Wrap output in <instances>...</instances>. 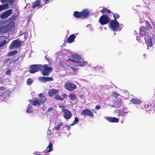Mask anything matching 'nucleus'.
<instances>
[{"label":"nucleus","mask_w":155,"mask_h":155,"mask_svg":"<svg viewBox=\"0 0 155 155\" xmlns=\"http://www.w3.org/2000/svg\"><path fill=\"white\" fill-rule=\"evenodd\" d=\"M64 53L66 55L70 57L71 56L70 58L67 59L64 63L60 62V67L63 70H69L71 71L73 70L76 71V69L72 67V66H79L82 67L84 66L87 64V61H84L82 59L80 56L75 54H72L69 53L68 51H66Z\"/></svg>","instance_id":"f257e3e1"},{"label":"nucleus","mask_w":155,"mask_h":155,"mask_svg":"<svg viewBox=\"0 0 155 155\" xmlns=\"http://www.w3.org/2000/svg\"><path fill=\"white\" fill-rule=\"evenodd\" d=\"M39 97L38 99H33L32 101L29 100L30 103L27 107L26 111L27 112L29 113L32 112L33 110H35V107H39L41 105L44 104V103L46 101L45 97L41 93L39 94Z\"/></svg>","instance_id":"f03ea898"},{"label":"nucleus","mask_w":155,"mask_h":155,"mask_svg":"<svg viewBox=\"0 0 155 155\" xmlns=\"http://www.w3.org/2000/svg\"><path fill=\"white\" fill-rule=\"evenodd\" d=\"M51 70V68L48 67L46 65L34 64L31 66L29 72L33 74L40 71L43 76H48Z\"/></svg>","instance_id":"7ed1b4c3"},{"label":"nucleus","mask_w":155,"mask_h":155,"mask_svg":"<svg viewBox=\"0 0 155 155\" xmlns=\"http://www.w3.org/2000/svg\"><path fill=\"white\" fill-rule=\"evenodd\" d=\"M145 40L147 45L148 48L152 47L153 45L155 44V34L152 35V37L148 36L144 38Z\"/></svg>","instance_id":"20e7f679"},{"label":"nucleus","mask_w":155,"mask_h":155,"mask_svg":"<svg viewBox=\"0 0 155 155\" xmlns=\"http://www.w3.org/2000/svg\"><path fill=\"white\" fill-rule=\"evenodd\" d=\"M109 25L110 29L113 31H117L119 30V23L116 20H111Z\"/></svg>","instance_id":"39448f33"},{"label":"nucleus","mask_w":155,"mask_h":155,"mask_svg":"<svg viewBox=\"0 0 155 155\" xmlns=\"http://www.w3.org/2000/svg\"><path fill=\"white\" fill-rule=\"evenodd\" d=\"M64 87L65 88L69 91H73L77 88L76 85L75 84L69 81L65 83Z\"/></svg>","instance_id":"423d86ee"},{"label":"nucleus","mask_w":155,"mask_h":155,"mask_svg":"<svg viewBox=\"0 0 155 155\" xmlns=\"http://www.w3.org/2000/svg\"><path fill=\"white\" fill-rule=\"evenodd\" d=\"M109 17L106 15H102L99 18V22L102 25H104L108 23L110 21Z\"/></svg>","instance_id":"0eeeda50"},{"label":"nucleus","mask_w":155,"mask_h":155,"mask_svg":"<svg viewBox=\"0 0 155 155\" xmlns=\"http://www.w3.org/2000/svg\"><path fill=\"white\" fill-rule=\"evenodd\" d=\"M62 110L64 114L63 115L64 117L66 119H69L71 118L72 114L71 112L67 109H62Z\"/></svg>","instance_id":"6e6552de"},{"label":"nucleus","mask_w":155,"mask_h":155,"mask_svg":"<svg viewBox=\"0 0 155 155\" xmlns=\"http://www.w3.org/2000/svg\"><path fill=\"white\" fill-rule=\"evenodd\" d=\"M148 33L147 30L144 27L140 26V29L139 34L141 37L146 36Z\"/></svg>","instance_id":"1a4fd4ad"},{"label":"nucleus","mask_w":155,"mask_h":155,"mask_svg":"<svg viewBox=\"0 0 155 155\" xmlns=\"http://www.w3.org/2000/svg\"><path fill=\"white\" fill-rule=\"evenodd\" d=\"M12 13V10L11 9H9L6 11L2 14L1 15L0 17L2 19H4L8 18Z\"/></svg>","instance_id":"9d476101"},{"label":"nucleus","mask_w":155,"mask_h":155,"mask_svg":"<svg viewBox=\"0 0 155 155\" xmlns=\"http://www.w3.org/2000/svg\"><path fill=\"white\" fill-rule=\"evenodd\" d=\"M41 1L40 0H37L32 5V8L34 9L36 8H40L42 7V5L41 4Z\"/></svg>","instance_id":"9b49d317"},{"label":"nucleus","mask_w":155,"mask_h":155,"mask_svg":"<svg viewBox=\"0 0 155 155\" xmlns=\"http://www.w3.org/2000/svg\"><path fill=\"white\" fill-rule=\"evenodd\" d=\"M21 43L18 40H15L11 44L10 48L11 49L13 48H18L21 45Z\"/></svg>","instance_id":"f8f14e48"},{"label":"nucleus","mask_w":155,"mask_h":155,"mask_svg":"<svg viewBox=\"0 0 155 155\" xmlns=\"http://www.w3.org/2000/svg\"><path fill=\"white\" fill-rule=\"evenodd\" d=\"M81 114L83 115L89 116L91 117H93V114L89 110L86 109L83 110L81 112Z\"/></svg>","instance_id":"ddd939ff"},{"label":"nucleus","mask_w":155,"mask_h":155,"mask_svg":"<svg viewBox=\"0 0 155 155\" xmlns=\"http://www.w3.org/2000/svg\"><path fill=\"white\" fill-rule=\"evenodd\" d=\"M115 112L118 113L119 114L117 116L119 117L120 116H126V115L127 113L128 112V111L126 110L125 109H124L121 111L117 110L115 111Z\"/></svg>","instance_id":"4468645a"},{"label":"nucleus","mask_w":155,"mask_h":155,"mask_svg":"<svg viewBox=\"0 0 155 155\" xmlns=\"http://www.w3.org/2000/svg\"><path fill=\"white\" fill-rule=\"evenodd\" d=\"M104 118L110 122H119V119L115 117H105Z\"/></svg>","instance_id":"2eb2a0df"},{"label":"nucleus","mask_w":155,"mask_h":155,"mask_svg":"<svg viewBox=\"0 0 155 155\" xmlns=\"http://www.w3.org/2000/svg\"><path fill=\"white\" fill-rule=\"evenodd\" d=\"M140 23H144L146 25V27H145L146 28V29L147 30V31L151 28V25L150 24L149 22L146 21L144 20L143 19V18H142L140 16Z\"/></svg>","instance_id":"dca6fc26"},{"label":"nucleus","mask_w":155,"mask_h":155,"mask_svg":"<svg viewBox=\"0 0 155 155\" xmlns=\"http://www.w3.org/2000/svg\"><path fill=\"white\" fill-rule=\"evenodd\" d=\"M7 39V37L4 36H0V40L2 41L0 42V47L4 46L7 44V41L5 40Z\"/></svg>","instance_id":"f3484780"},{"label":"nucleus","mask_w":155,"mask_h":155,"mask_svg":"<svg viewBox=\"0 0 155 155\" xmlns=\"http://www.w3.org/2000/svg\"><path fill=\"white\" fill-rule=\"evenodd\" d=\"M77 34L76 33L70 35L69 37L67 39V42L68 43H71L73 42L76 37L75 35H77Z\"/></svg>","instance_id":"a211bd4d"},{"label":"nucleus","mask_w":155,"mask_h":155,"mask_svg":"<svg viewBox=\"0 0 155 155\" xmlns=\"http://www.w3.org/2000/svg\"><path fill=\"white\" fill-rule=\"evenodd\" d=\"M90 13L89 10L87 9H85L81 12V17L82 18H86L89 15V14Z\"/></svg>","instance_id":"6ab92c4d"},{"label":"nucleus","mask_w":155,"mask_h":155,"mask_svg":"<svg viewBox=\"0 0 155 155\" xmlns=\"http://www.w3.org/2000/svg\"><path fill=\"white\" fill-rule=\"evenodd\" d=\"M59 91V90H57L54 89H51L49 91V95L50 96L52 97L54 95L58 94Z\"/></svg>","instance_id":"aec40b11"},{"label":"nucleus","mask_w":155,"mask_h":155,"mask_svg":"<svg viewBox=\"0 0 155 155\" xmlns=\"http://www.w3.org/2000/svg\"><path fill=\"white\" fill-rule=\"evenodd\" d=\"M14 23L13 22H11L9 24L6 25L7 31H8L9 30H12L14 28Z\"/></svg>","instance_id":"412c9836"},{"label":"nucleus","mask_w":155,"mask_h":155,"mask_svg":"<svg viewBox=\"0 0 155 155\" xmlns=\"http://www.w3.org/2000/svg\"><path fill=\"white\" fill-rule=\"evenodd\" d=\"M52 142H50L48 146L47 147L46 149L44 150V152L46 153L51 152L52 150Z\"/></svg>","instance_id":"4be33fe9"},{"label":"nucleus","mask_w":155,"mask_h":155,"mask_svg":"<svg viewBox=\"0 0 155 155\" xmlns=\"http://www.w3.org/2000/svg\"><path fill=\"white\" fill-rule=\"evenodd\" d=\"M131 102L132 103L135 104H140L142 103V101L136 98H133L131 99Z\"/></svg>","instance_id":"5701e85b"},{"label":"nucleus","mask_w":155,"mask_h":155,"mask_svg":"<svg viewBox=\"0 0 155 155\" xmlns=\"http://www.w3.org/2000/svg\"><path fill=\"white\" fill-rule=\"evenodd\" d=\"M68 97L71 100H74L76 98V95L74 93H72L68 95Z\"/></svg>","instance_id":"b1692460"},{"label":"nucleus","mask_w":155,"mask_h":155,"mask_svg":"<svg viewBox=\"0 0 155 155\" xmlns=\"http://www.w3.org/2000/svg\"><path fill=\"white\" fill-rule=\"evenodd\" d=\"M7 32L6 25L0 27V32L5 33Z\"/></svg>","instance_id":"393cba45"},{"label":"nucleus","mask_w":155,"mask_h":155,"mask_svg":"<svg viewBox=\"0 0 155 155\" xmlns=\"http://www.w3.org/2000/svg\"><path fill=\"white\" fill-rule=\"evenodd\" d=\"M10 93L9 91H7L5 92H3L1 96L4 98H7L9 97V94Z\"/></svg>","instance_id":"a878e982"},{"label":"nucleus","mask_w":155,"mask_h":155,"mask_svg":"<svg viewBox=\"0 0 155 155\" xmlns=\"http://www.w3.org/2000/svg\"><path fill=\"white\" fill-rule=\"evenodd\" d=\"M74 16L76 18H79L81 17V12H75L74 13Z\"/></svg>","instance_id":"bb28decb"},{"label":"nucleus","mask_w":155,"mask_h":155,"mask_svg":"<svg viewBox=\"0 0 155 155\" xmlns=\"http://www.w3.org/2000/svg\"><path fill=\"white\" fill-rule=\"evenodd\" d=\"M63 123L62 122H59L58 123V124L54 128L56 130H59L60 128L61 127Z\"/></svg>","instance_id":"cd10ccee"},{"label":"nucleus","mask_w":155,"mask_h":155,"mask_svg":"<svg viewBox=\"0 0 155 155\" xmlns=\"http://www.w3.org/2000/svg\"><path fill=\"white\" fill-rule=\"evenodd\" d=\"M100 12L102 13H103L105 12L109 14L110 12V11L109 10L107 9L106 8H104L102 10L100 11Z\"/></svg>","instance_id":"c85d7f7f"},{"label":"nucleus","mask_w":155,"mask_h":155,"mask_svg":"<svg viewBox=\"0 0 155 155\" xmlns=\"http://www.w3.org/2000/svg\"><path fill=\"white\" fill-rule=\"evenodd\" d=\"M33 81L32 79L31 78H28L27 79L26 82V84L27 85L29 86L31 85L33 83Z\"/></svg>","instance_id":"c756f323"},{"label":"nucleus","mask_w":155,"mask_h":155,"mask_svg":"<svg viewBox=\"0 0 155 155\" xmlns=\"http://www.w3.org/2000/svg\"><path fill=\"white\" fill-rule=\"evenodd\" d=\"M17 52L18 51L16 50L14 51L9 52L8 54V55L9 56H11L16 54L17 53Z\"/></svg>","instance_id":"7c9ffc66"},{"label":"nucleus","mask_w":155,"mask_h":155,"mask_svg":"<svg viewBox=\"0 0 155 155\" xmlns=\"http://www.w3.org/2000/svg\"><path fill=\"white\" fill-rule=\"evenodd\" d=\"M0 6L3 10L7 9L8 8V5L7 4H5Z\"/></svg>","instance_id":"2f4dec72"},{"label":"nucleus","mask_w":155,"mask_h":155,"mask_svg":"<svg viewBox=\"0 0 155 155\" xmlns=\"http://www.w3.org/2000/svg\"><path fill=\"white\" fill-rule=\"evenodd\" d=\"M94 68L96 70H101L103 69L102 67L99 65H98L96 67H94Z\"/></svg>","instance_id":"473e14b6"},{"label":"nucleus","mask_w":155,"mask_h":155,"mask_svg":"<svg viewBox=\"0 0 155 155\" xmlns=\"http://www.w3.org/2000/svg\"><path fill=\"white\" fill-rule=\"evenodd\" d=\"M39 80L41 82H45V77H41L39 78Z\"/></svg>","instance_id":"72a5a7b5"},{"label":"nucleus","mask_w":155,"mask_h":155,"mask_svg":"<svg viewBox=\"0 0 155 155\" xmlns=\"http://www.w3.org/2000/svg\"><path fill=\"white\" fill-rule=\"evenodd\" d=\"M45 79L46 82L52 81L53 80V78L50 77H45Z\"/></svg>","instance_id":"f704fd0d"},{"label":"nucleus","mask_w":155,"mask_h":155,"mask_svg":"<svg viewBox=\"0 0 155 155\" xmlns=\"http://www.w3.org/2000/svg\"><path fill=\"white\" fill-rule=\"evenodd\" d=\"M113 17L114 18V20H116V19L119 18V16L117 14H113Z\"/></svg>","instance_id":"c9c22d12"},{"label":"nucleus","mask_w":155,"mask_h":155,"mask_svg":"<svg viewBox=\"0 0 155 155\" xmlns=\"http://www.w3.org/2000/svg\"><path fill=\"white\" fill-rule=\"evenodd\" d=\"M55 98L56 100H59L61 101V97L58 95H56L55 96Z\"/></svg>","instance_id":"e433bc0d"},{"label":"nucleus","mask_w":155,"mask_h":155,"mask_svg":"<svg viewBox=\"0 0 155 155\" xmlns=\"http://www.w3.org/2000/svg\"><path fill=\"white\" fill-rule=\"evenodd\" d=\"M67 95L66 94H64L62 95V97H61V101L63 100L64 99L67 97Z\"/></svg>","instance_id":"4c0bfd02"},{"label":"nucleus","mask_w":155,"mask_h":155,"mask_svg":"<svg viewBox=\"0 0 155 155\" xmlns=\"http://www.w3.org/2000/svg\"><path fill=\"white\" fill-rule=\"evenodd\" d=\"M113 95L114 96L116 97H118L119 95L116 92H114V93Z\"/></svg>","instance_id":"58836bf2"},{"label":"nucleus","mask_w":155,"mask_h":155,"mask_svg":"<svg viewBox=\"0 0 155 155\" xmlns=\"http://www.w3.org/2000/svg\"><path fill=\"white\" fill-rule=\"evenodd\" d=\"M136 39L139 41V43H141V42H142V41H140V37L137 36L136 37Z\"/></svg>","instance_id":"ea45409f"},{"label":"nucleus","mask_w":155,"mask_h":155,"mask_svg":"<svg viewBox=\"0 0 155 155\" xmlns=\"http://www.w3.org/2000/svg\"><path fill=\"white\" fill-rule=\"evenodd\" d=\"M123 25L122 24H121L120 25L119 24V31H120L122 29V28L123 27Z\"/></svg>","instance_id":"a19ab883"},{"label":"nucleus","mask_w":155,"mask_h":155,"mask_svg":"<svg viewBox=\"0 0 155 155\" xmlns=\"http://www.w3.org/2000/svg\"><path fill=\"white\" fill-rule=\"evenodd\" d=\"M78 119L77 117H75L74 118V122L75 123H78Z\"/></svg>","instance_id":"79ce46f5"},{"label":"nucleus","mask_w":155,"mask_h":155,"mask_svg":"<svg viewBox=\"0 0 155 155\" xmlns=\"http://www.w3.org/2000/svg\"><path fill=\"white\" fill-rule=\"evenodd\" d=\"M14 2V0H10L8 2V4L9 5H11Z\"/></svg>","instance_id":"37998d69"},{"label":"nucleus","mask_w":155,"mask_h":155,"mask_svg":"<svg viewBox=\"0 0 155 155\" xmlns=\"http://www.w3.org/2000/svg\"><path fill=\"white\" fill-rule=\"evenodd\" d=\"M101 106H100L98 105L97 106H96L95 107V109H97V110H99L101 108Z\"/></svg>","instance_id":"c03bdc74"},{"label":"nucleus","mask_w":155,"mask_h":155,"mask_svg":"<svg viewBox=\"0 0 155 155\" xmlns=\"http://www.w3.org/2000/svg\"><path fill=\"white\" fill-rule=\"evenodd\" d=\"M51 133V131L50 130H48L47 132V134L48 135H50Z\"/></svg>","instance_id":"a18cd8bd"},{"label":"nucleus","mask_w":155,"mask_h":155,"mask_svg":"<svg viewBox=\"0 0 155 155\" xmlns=\"http://www.w3.org/2000/svg\"><path fill=\"white\" fill-rule=\"evenodd\" d=\"M54 110V108L52 107L50 108L48 110V111L50 112L53 110Z\"/></svg>","instance_id":"49530a36"},{"label":"nucleus","mask_w":155,"mask_h":155,"mask_svg":"<svg viewBox=\"0 0 155 155\" xmlns=\"http://www.w3.org/2000/svg\"><path fill=\"white\" fill-rule=\"evenodd\" d=\"M8 0H1V1L2 3H4L6 2Z\"/></svg>","instance_id":"de8ad7c7"},{"label":"nucleus","mask_w":155,"mask_h":155,"mask_svg":"<svg viewBox=\"0 0 155 155\" xmlns=\"http://www.w3.org/2000/svg\"><path fill=\"white\" fill-rule=\"evenodd\" d=\"M66 127L67 128L68 130H69L70 128V126L69 125H66Z\"/></svg>","instance_id":"09e8293b"},{"label":"nucleus","mask_w":155,"mask_h":155,"mask_svg":"<svg viewBox=\"0 0 155 155\" xmlns=\"http://www.w3.org/2000/svg\"><path fill=\"white\" fill-rule=\"evenodd\" d=\"M59 107L60 108H63L65 107V105H60L59 106Z\"/></svg>","instance_id":"8fccbe9b"},{"label":"nucleus","mask_w":155,"mask_h":155,"mask_svg":"<svg viewBox=\"0 0 155 155\" xmlns=\"http://www.w3.org/2000/svg\"><path fill=\"white\" fill-rule=\"evenodd\" d=\"M10 74V71H7L6 72V74L7 75H9Z\"/></svg>","instance_id":"3c124183"},{"label":"nucleus","mask_w":155,"mask_h":155,"mask_svg":"<svg viewBox=\"0 0 155 155\" xmlns=\"http://www.w3.org/2000/svg\"><path fill=\"white\" fill-rule=\"evenodd\" d=\"M5 89V87H1L0 88V90H4Z\"/></svg>","instance_id":"603ef678"},{"label":"nucleus","mask_w":155,"mask_h":155,"mask_svg":"<svg viewBox=\"0 0 155 155\" xmlns=\"http://www.w3.org/2000/svg\"><path fill=\"white\" fill-rule=\"evenodd\" d=\"M76 124V123H75L74 121H73V123L72 124H70V125L71 126H73L74 124Z\"/></svg>","instance_id":"864d4df0"},{"label":"nucleus","mask_w":155,"mask_h":155,"mask_svg":"<svg viewBox=\"0 0 155 155\" xmlns=\"http://www.w3.org/2000/svg\"><path fill=\"white\" fill-rule=\"evenodd\" d=\"M2 8L1 6H0V12L2 10Z\"/></svg>","instance_id":"5fc2aeb1"},{"label":"nucleus","mask_w":155,"mask_h":155,"mask_svg":"<svg viewBox=\"0 0 155 155\" xmlns=\"http://www.w3.org/2000/svg\"><path fill=\"white\" fill-rule=\"evenodd\" d=\"M45 58L47 60H48V61H49L48 58H47V57H46V56H45Z\"/></svg>","instance_id":"6e6d98bb"},{"label":"nucleus","mask_w":155,"mask_h":155,"mask_svg":"<svg viewBox=\"0 0 155 155\" xmlns=\"http://www.w3.org/2000/svg\"><path fill=\"white\" fill-rule=\"evenodd\" d=\"M2 83V81L1 79H0V83Z\"/></svg>","instance_id":"4d7b16f0"},{"label":"nucleus","mask_w":155,"mask_h":155,"mask_svg":"<svg viewBox=\"0 0 155 155\" xmlns=\"http://www.w3.org/2000/svg\"><path fill=\"white\" fill-rule=\"evenodd\" d=\"M89 26H90V25H88L87 26L88 27Z\"/></svg>","instance_id":"13d9d810"},{"label":"nucleus","mask_w":155,"mask_h":155,"mask_svg":"<svg viewBox=\"0 0 155 155\" xmlns=\"http://www.w3.org/2000/svg\"><path fill=\"white\" fill-rule=\"evenodd\" d=\"M36 155H41L40 154H37Z\"/></svg>","instance_id":"bf43d9fd"},{"label":"nucleus","mask_w":155,"mask_h":155,"mask_svg":"<svg viewBox=\"0 0 155 155\" xmlns=\"http://www.w3.org/2000/svg\"><path fill=\"white\" fill-rule=\"evenodd\" d=\"M1 24V21H0V25Z\"/></svg>","instance_id":"052dcab7"}]
</instances>
